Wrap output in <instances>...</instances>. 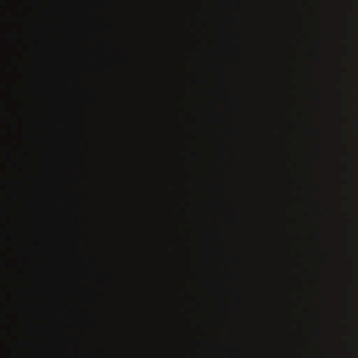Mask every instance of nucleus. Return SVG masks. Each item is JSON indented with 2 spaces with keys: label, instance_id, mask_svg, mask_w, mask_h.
I'll return each instance as SVG.
<instances>
[{
  "label": "nucleus",
  "instance_id": "1",
  "mask_svg": "<svg viewBox=\"0 0 358 358\" xmlns=\"http://www.w3.org/2000/svg\"><path fill=\"white\" fill-rule=\"evenodd\" d=\"M19 64V68H20V69H22V67H23L22 63L20 62H19V64Z\"/></svg>",
  "mask_w": 358,
  "mask_h": 358
},
{
  "label": "nucleus",
  "instance_id": "2",
  "mask_svg": "<svg viewBox=\"0 0 358 358\" xmlns=\"http://www.w3.org/2000/svg\"><path fill=\"white\" fill-rule=\"evenodd\" d=\"M18 192L21 194L22 193V189L20 185H18Z\"/></svg>",
  "mask_w": 358,
  "mask_h": 358
},
{
  "label": "nucleus",
  "instance_id": "3",
  "mask_svg": "<svg viewBox=\"0 0 358 358\" xmlns=\"http://www.w3.org/2000/svg\"><path fill=\"white\" fill-rule=\"evenodd\" d=\"M18 25H19L20 27H22V23H19V24H18Z\"/></svg>",
  "mask_w": 358,
  "mask_h": 358
}]
</instances>
